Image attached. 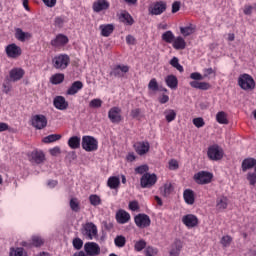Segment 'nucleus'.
<instances>
[{"label":"nucleus","instance_id":"f257e3e1","mask_svg":"<svg viewBox=\"0 0 256 256\" xmlns=\"http://www.w3.org/2000/svg\"><path fill=\"white\" fill-rule=\"evenodd\" d=\"M254 172H249L247 175V180L249 181L250 185L256 184V159L255 158H246L242 161V171H249V169H253Z\"/></svg>","mask_w":256,"mask_h":256},{"label":"nucleus","instance_id":"f03ea898","mask_svg":"<svg viewBox=\"0 0 256 256\" xmlns=\"http://www.w3.org/2000/svg\"><path fill=\"white\" fill-rule=\"evenodd\" d=\"M71 63V58L67 54H58L52 59L54 69L64 71Z\"/></svg>","mask_w":256,"mask_h":256},{"label":"nucleus","instance_id":"7ed1b4c3","mask_svg":"<svg viewBox=\"0 0 256 256\" xmlns=\"http://www.w3.org/2000/svg\"><path fill=\"white\" fill-rule=\"evenodd\" d=\"M238 85L243 91H253L255 89V79L247 73L241 74L238 77Z\"/></svg>","mask_w":256,"mask_h":256},{"label":"nucleus","instance_id":"20e7f679","mask_svg":"<svg viewBox=\"0 0 256 256\" xmlns=\"http://www.w3.org/2000/svg\"><path fill=\"white\" fill-rule=\"evenodd\" d=\"M82 149L88 153L97 151V149H99V141H97V139H95L93 136H83Z\"/></svg>","mask_w":256,"mask_h":256},{"label":"nucleus","instance_id":"39448f33","mask_svg":"<svg viewBox=\"0 0 256 256\" xmlns=\"http://www.w3.org/2000/svg\"><path fill=\"white\" fill-rule=\"evenodd\" d=\"M97 233V226L93 222H88L83 226L82 235L90 241L97 239Z\"/></svg>","mask_w":256,"mask_h":256},{"label":"nucleus","instance_id":"423d86ee","mask_svg":"<svg viewBox=\"0 0 256 256\" xmlns=\"http://www.w3.org/2000/svg\"><path fill=\"white\" fill-rule=\"evenodd\" d=\"M213 173L207 171H199L194 175V181L198 185H207L211 183Z\"/></svg>","mask_w":256,"mask_h":256},{"label":"nucleus","instance_id":"0eeeda50","mask_svg":"<svg viewBox=\"0 0 256 256\" xmlns=\"http://www.w3.org/2000/svg\"><path fill=\"white\" fill-rule=\"evenodd\" d=\"M207 155L211 159V161H221L224 155L223 148L217 144L212 145L208 148Z\"/></svg>","mask_w":256,"mask_h":256},{"label":"nucleus","instance_id":"6e6552de","mask_svg":"<svg viewBox=\"0 0 256 256\" xmlns=\"http://www.w3.org/2000/svg\"><path fill=\"white\" fill-rule=\"evenodd\" d=\"M135 225L139 229H147L151 226V218L147 214L140 213L134 217Z\"/></svg>","mask_w":256,"mask_h":256},{"label":"nucleus","instance_id":"1a4fd4ad","mask_svg":"<svg viewBox=\"0 0 256 256\" xmlns=\"http://www.w3.org/2000/svg\"><path fill=\"white\" fill-rule=\"evenodd\" d=\"M157 183V175L145 173L142 175L140 179V185L143 189H147L149 187H153Z\"/></svg>","mask_w":256,"mask_h":256},{"label":"nucleus","instance_id":"9d476101","mask_svg":"<svg viewBox=\"0 0 256 256\" xmlns=\"http://www.w3.org/2000/svg\"><path fill=\"white\" fill-rule=\"evenodd\" d=\"M31 125L35 129H45L47 127V117L43 114H36L31 118Z\"/></svg>","mask_w":256,"mask_h":256},{"label":"nucleus","instance_id":"9b49d317","mask_svg":"<svg viewBox=\"0 0 256 256\" xmlns=\"http://www.w3.org/2000/svg\"><path fill=\"white\" fill-rule=\"evenodd\" d=\"M84 251L87 256L101 255V247L96 242H86L84 244Z\"/></svg>","mask_w":256,"mask_h":256},{"label":"nucleus","instance_id":"f8f14e48","mask_svg":"<svg viewBox=\"0 0 256 256\" xmlns=\"http://www.w3.org/2000/svg\"><path fill=\"white\" fill-rule=\"evenodd\" d=\"M182 223L187 229H195L199 225V218L195 214H186L182 216Z\"/></svg>","mask_w":256,"mask_h":256},{"label":"nucleus","instance_id":"ddd939ff","mask_svg":"<svg viewBox=\"0 0 256 256\" xmlns=\"http://www.w3.org/2000/svg\"><path fill=\"white\" fill-rule=\"evenodd\" d=\"M148 11L150 15H163L167 11V3L164 1L156 2L148 8Z\"/></svg>","mask_w":256,"mask_h":256},{"label":"nucleus","instance_id":"4468645a","mask_svg":"<svg viewBox=\"0 0 256 256\" xmlns=\"http://www.w3.org/2000/svg\"><path fill=\"white\" fill-rule=\"evenodd\" d=\"M5 51L9 59H17V57H21V53H22L21 47H19L15 43L7 45L5 48Z\"/></svg>","mask_w":256,"mask_h":256},{"label":"nucleus","instance_id":"2eb2a0df","mask_svg":"<svg viewBox=\"0 0 256 256\" xmlns=\"http://www.w3.org/2000/svg\"><path fill=\"white\" fill-rule=\"evenodd\" d=\"M111 7V3L107 0H96L92 4L94 13H105Z\"/></svg>","mask_w":256,"mask_h":256},{"label":"nucleus","instance_id":"dca6fc26","mask_svg":"<svg viewBox=\"0 0 256 256\" xmlns=\"http://www.w3.org/2000/svg\"><path fill=\"white\" fill-rule=\"evenodd\" d=\"M108 119L111 123H121L123 116L121 115V108L114 106L108 111Z\"/></svg>","mask_w":256,"mask_h":256},{"label":"nucleus","instance_id":"f3484780","mask_svg":"<svg viewBox=\"0 0 256 256\" xmlns=\"http://www.w3.org/2000/svg\"><path fill=\"white\" fill-rule=\"evenodd\" d=\"M126 73H129V66L125 64H118L112 68L110 75L120 79L121 77H125Z\"/></svg>","mask_w":256,"mask_h":256},{"label":"nucleus","instance_id":"a211bd4d","mask_svg":"<svg viewBox=\"0 0 256 256\" xmlns=\"http://www.w3.org/2000/svg\"><path fill=\"white\" fill-rule=\"evenodd\" d=\"M134 149L138 155L143 156L149 153V149H151V145L147 141L136 142L134 144Z\"/></svg>","mask_w":256,"mask_h":256},{"label":"nucleus","instance_id":"6ab92c4d","mask_svg":"<svg viewBox=\"0 0 256 256\" xmlns=\"http://www.w3.org/2000/svg\"><path fill=\"white\" fill-rule=\"evenodd\" d=\"M116 221L120 225H125V223H129V221H131V214L123 209H120L116 213Z\"/></svg>","mask_w":256,"mask_h":256},{"label":"nucleus","instance_id":"aec40b11","mask_svg":"<svg viewBox=\"0 0 256 256\" xmlns=\"http://www.w3.org/2000/svg\"><path fill=\"white\" fill-rule=\"evenodd\" d=\"M69 43V38L64 34H58L51 40L52 47H65Z\"/></svg>","mask_w":256,"mask_h":256},{"label":"nucleus","instance_id":"412c9836","mask_svg":"<svg viewBox=\"0 0 256 256\" xmlns=\"http://www.w3.org/2000/svg\"><path fill=\"white\" fill-rule=\"evenodd\" d=\"M54 107L58 109L59 111H65V109H68L69 102L65 99L63 96H56L53 101Z\"/></svg>","mask_w":256,"mask_h":256},{"label":"nucleus","instance_id":"4be33fe9","mask_svg":"<svg viewBox=\"0 0 256 256\" xmlns=\"http://www.w3.org/2000/svg\"><path fill=\"white\" fill-rule=\"evenodd\" d=\"M81 89H83V82L77 80L74 81L67 89L66 91V95H77V93H79V91H81Z\"/></svg>","mask_w":256,"mask_h":256},{"label":"nucleus","instance_id":"5701e85b","mask_svg":"<svg viewBox=\"0 0 256 256\" xmlns=\"http://www.w3.org/2000/svg\"><path fill=\"white\" fill-rule=\"evenodd\" d=\"M10 79L11 81H19L23 79V75H25V70L22 68H13L10 73Z\"/></svg>","mask_w":256,"mask_h":256},{"label":"nucleus","instance_id":"b1692460","mask_svg":"<svg viewBox=\"0 0 256 256\" xmlns=\"http://www.w3.org/2000/svg\"><path fill=\"white\" fill-rule=\"evenodd\" d=\"M15 38L18 41H21V43H25V41H27V39H31V33L24 32L23 29H21V28H16L15 29Z\"/></svg>","mask_w":256,"mask_h":256},{"label":"nucleus","instance_id":"393cba45","mask_svg":"<svg viewBox=\"0 0 256 256\" xmlns=\"http://www.w3.org/2000/svg\"><path fill=\"white\" fill-rule=\"evenodd\" d=\"M102 37H109L113 31H115V26L113 24H102L99 26Z\"/></svg>","mask_w":256,"mask_h":256},{"label":"nucleus","instance_id":"a878e982","mask_svg":"<svg viewBox=\"0 0 256 256\" xmlns=\"http://www.w3.org/2000/svg\"><path fill=\"white\" fill-rule=\"evenodd\" d=\"M30 160L32 163H43V161H45V154L41 151H33L30 154Z\"/></svg>","mask_w":256,"mask_h":256},{"label":"nucleus","instance_id":"bb28decb","mask_svg":"<svg viewBox=\"0 0 256 256\" xmlns=\"http://www.w3.org/2000/svg\"><path fill=\"white\" fill-rule=\"evenodd\" d=\"M228 205H229V199H227V197L219 196L216 199V209L218 211H225Z\"/></svg>","mask_w":256,"mask_h":256},{"label":"nucleus","instance_id":"cd10ccee","mask_svg":"<svg viewBox=\"0 0 256 256\" xmlns=\"http://www.w3.org/2000/svg\"><path fill=\"white\" fill-rule=\"evenodd\" d=\"M165 83L170 89H177V86L179 85V80L177 79V76L171 74L166 76Z\"/></svg>","mask_w":256,"mask_h":256},{"label":"nucleus","instance_id":"c85d7f7f","mask_svg":"<svg viewBox=\"0 0 256 256\" xmlns=\"http://www.w3.org/2000/svg\"><path fill=\"white\" fill-rule=\"evenodd\" d=\"M183 198L187 205H193V203H195V193L191 189H186L184 191Z\"/></svg>","mask_w":256,"mask_h":256},{"label":"nucleus","instance_id":"c756f323","mask_svg":"<svg viewBox=\"0 0 256 256\" xmlns=\"http://www.w3.org/2000/svg\"><path fill=\"white\" fill-rule=\"evenodd\" d=\"M119 20L121 23H124V25H133V23H135L133 17L128 12H122L119 16Z\"/></svg>","mask_w":256,"mask_h":256},{"label":"nucleus","instance_id":"7c9ffc66","mask_svg":"<svg viewBox=\"0 0 256 256\" xmlns=\"http://www.w3.org/2000/svg\"><path fill=\"white\" fill-rule=\"evenodd\" d=\"M68 146L70 149H79L81 147V137L72 136L68 139Z\"/></svg>","mask_w":256,"mask_h":256},{"label":"nucleus","instance_id":"2f4dec72","mask_svg":"<svg viewBox=\"0 0 256 256\" xmlns=\"http://www.w3.org/2000/svg\"><path fill=\"white\" fill-rule=\"evenodd\" d=\"M107 185L110 189H118L119 185H121V179L119 176H111L108 178Z\"/></svg>","mask_w":256,"mask_h":256},{"label":"nucleus","instance_id":"473e14b6","mask_svg":"<svg viewBox=\"0 0 256 256\" xmlns=\"http://www.w3.org/2000/svg\"><path fill=\"white\" fill-rule=\"evenodd\" d=\"M160 193L163 197H169L173 193V184L171 182H166L161 188Z\"/></svg>","mask_w":256,"mask_h":256},{"label":"nucleus","instance_id":"72a5a7b5","mask_svg":"<svg viewBox=\"0 0 256 256\" xmlns=\"http://www.w3.org/2000/svg\"><path fill=\"white\" fill-rule=\"evenodd\" d=\"M65 81V74L62 73H56L50 77V83L52 85H61Z\"/></svg>","mask_w":256,"mask_h":256},{"label":"nucleus","instance_id":"f704fd0d","mask_svg":"<svg viewBox=\"0 0 256 256\" xmlns=\"http://www.w3.org/2000/svg\"><path fill=\"white\" fill-rule=\"evenodd\" d=\"M172 43H173L174 49H177V50L185 49V47H187V43L185 42V39H183V37L181 36L174 38V41Z\"/></svg>","mask_w":256,"mask_h":256},{"label":"nucleus","instance_id":"c9c22d12","mask_svg":"<svg viewBox=\"0 0 256 256\" xmlns=\"http://www.w3.org/2000/svg\"><path fill=\"white\" fill-rule=\"evenodd\" d=\"M180 33L184 37H189V35H193L195 33V26L193 24H189L188 26L180 27Z\"/></svg>","mask_w":256,"mask_h":256},{"label":"nucleus","instance_id":"e433bc0d","mask_svg":"<svg viewBox=\"0 0 256 256\" xmlns=\"http://www.w3.org/2000/svg\"><path fill=\"white\" fill-rule=\"evenodd\" d=\"M216 121L220 125H228L229 124V120L227 119V113H225L224 111L218 112L216 114Z\"/></svg>","mask_w":256,"mask_h":256},{"label":"nucleus","instance_id":"4c0bfd02","mask_svg":"<svg viewBox=\"0 0 256 256\" xmlns=\"http://www.w3.org/2000/svg\"><path fill=\"white\" fill-rule=\"evenodd\" d=\"M164 115L167 123H171L177 118V112H175L173 109L165 110Z\"/></svg>","mask_w":256,"mask_h":256},{"label":"nucleus","instance_id":"58836bf2","mask_svg":"<svg viewBox=\"0 0 256 256\" xmlns=\"http://www.w3.org/2000/svg\"><path fill=\"white\" fill-rule=\"evenodd\" d=\"M9 256H27V251L23 247L11 248Z\"/></svg>","mask_w":256,"mask_h":256},{"label":"nucleus","instance_id":"ea45409f","mask_svg":"<svg viewBox=\"0 0 256 256\" xmlns=\"http://www.w3.org/2000/svg\"><path fill=\"white\" fill-rule=\"evenodd\" d=\"M162 41H165V43H173L175 41V34L171 32V30H168L162 34Z\"/></svg>","mask_w":256,"mask_h":256},{"label":"nucleus","instance_id":"a19ab883","mask_svg":"<svg viewBox=\"0 0 256 256\" xmlns=\"http://www.w3.org/2000/svg\"><path fill=\"white\" fill-rule=\"evenodd\" d=\"M61 139V134H50L43 138V143H55Z\"/></svg>","mask_w":256,"mask_h":256},{"label":"nucleus","instance_id":"79ce46f5","mask_svg":"<svg viewBox=\"0 0 256 256\" xmlns=\"http://www.w3.org/2000/svg\"><path fill=\"white\" fill-rule=\"evenodd\" d=\"M89 201L93 207H98V205H101V197L97 194H91L89 196Z\"/></svg>","mask_w":256,"mask_h":256},{"label":"nucleus","instance_id":"37998d69","mask_svg":"<svg viewBox=\"0 0 256 256\" xmlns=\"http://www.w3.org/2000/svg\"><path fill=\"white\" fill-rule=\"evenodd\" d=\"M181 247V242L176 241L173 248L170 250V256H179V253H181Z\"/></svg>","mask_w":256,"mask_h":256},{"label":"nucleus","instance_id":"c03bdc74","mask_svg":"<svg viewBox=\"0 0 256 256\" xmlns=\"http://www.w3.org/2000/svg\"><path fill=\"white\" fill-rule=\"evenodd\" d=\"M145 247H147V242L143 239L138 240L134 244V251H137L139 253V252L143 251V249H145Z\"/></svg>","mask_w":256,"mask_h":256},{"label":"nucleus","instance_id":"a18cd8bd","mask_svg":"<svg viewBox=\"0 0 256 256\" xmlns=\"http://www.w3.org/2000/svg\"><path fill=\"white\" fill-rule=\"evenodd\" d=\"M125 243H127V239H125V236L123 235L116 236V238L114 239V244L116 245V247H125Z\"/></svg>","mask_w":256,"mask_h":256},{"label":"nucleus","instance_id":"49530a36","mask_svg":"<svg viewBox=\"0 0 256 256\" xmlns=\"http://www.w3.org/2000/svg\"><path fill=\"white\" fill-rule=\"evenodd\" d=\"M170 65L174 67V69H177V71H179L180 73H183L184 69L181 66V64H179V58L177 57H173L170 60Z\"/></svg>","mask_w":256,"mask_h":256},{"label":"nucleus","instance_id":"de8ad7c7","mask_svg":"<svg viewBox=\"0 0 256 256\" xmlns=\"http://www.w3.org/2000/svg\"><path fill=\"white\" fill-rule=\"evenodd\" d=\"M103 105V100L94 98L89 102L90 109H99Z\"/></svg>","mask_w":256,"mask_h":256},{"label":"nucleus","instance_id":"09e8293b","mask_svg":"<svg viewBox=\"0 0 256 256\" xmlns=\"http://www.w3.org/2000/svg\"><path fill=\"white\" fill-rule=\"evenodd\" d=\"M70 208L75 212L79 213L81 211V206H79V200L77 198H72L70 200Z\"/></svg>","mask_w":256,"mask_h":256},{"label":"nucleus","instance_id":"8fccbe9b","mask_svg":"<svg viewBox=\"0 0 256 256\" xmlns=\"http://www.w3.org/2000/svg\"><path fill=\"white\" fill-rule=\"evenodd\" d=\"M144 253L146 256H155L159 253V250L153 246H148L145 248Z\"/></svg>","mask_w":256,"mask_h":256},{"label":"nucleus","instance_id":"3c124183","mask_svg":"<svg viewBox=\"0 0 256 256\" xmlns=\"http://www.w3.org/2000/svg\"><path fill=\"white\" fill-rule=\"evenodd\" d=\"M45 243V240L41 236H33L32 237V244L34 247H41Z\"/></svg>","mask_w":256,"mask_h":256},{"label":"nucleus","instance_id":"603ef678","mask_svg":"<svg viewBox=\"0 0 256 256\" xmlns=\"http://www.w3.org/2000/svg\"><path fill=\"white\" fill-rule=\"evenodd\" d=\"M148 89H150V91H159V84L157 83V79L153 78L150 80Z\"/></svg>","mask_w":256,"mask_h":256},{"label":"nucleus","instance_id":"864d4df0","mask_svg":"<svg viewBox=\"0 0 256 256\" xmlns=\"http://www.w3.org/2000/svg\"><path fill=\"white\" fill-rule=\"evenodd\" d=\"M147 171H149V166L147 165H141L135 168V173H137L138 175H145Z\"/></svg>","mask_w":256,"mask_h":256},{"label":"nucleus","instance_id":"5fc2aeb1","mask_svg":"<svg viewBox=\"0 0 256 256\" xmlns=\"http://www.w3.org/2000/svg\"><path fill=\"white\" fill-rule=\"evenodd\" d=\"M193 125H195V127H197L198 129H201V127L205 126V120H203V118L201 117L194 118Z\"/></svg>","mask_w":256,"mask_h":256},{"label":"nucleus","instance_id":"6e6d98bb","mask_svg":"<svg viewBox=\"0 0 256 256\" xmlns=\"http://www.w3.org/2000/svg\"><path fill=\"white\" fill-rule=\"evenodd\" d=\"M231 241H233L231 236L229 235L223 236L221 239V245H223V247H229L231 245Z\"/></svg>","mask_w":256,"mask_h":256},{"label":"nucleus","instance_id":"4d7b16f0","mask_svg":"<svg viewBox=\"0 0 256 256\" xmlns=\"http://www.w3.org/2000/svg\"><path fill=\"white\" fill-rule=\"evenodd\" d=\"M128 208L130 211H139V202L136 200L129 202Z\"/></svg>","mask_w":256,"mask_h":256},{"label":"nucleus","instance_id":"13d9d810","mask_svg":"<svg viewBox=\"0 0 256 256\" xmlns=\"http://www.w3.org/2000/svg\"><path fill=\"white\" fill-rule=\"evenodd\" d=\"M73 247L74 249H81L83 247V240H81L80 238H75L73 240Z\"/></svg>","mask_w":256,"mask_h":256},{"label":"nucleus","instance_id":"bf43d9fd","mask_svg":"<svg viewBox=\"0 0 256 256\" xmlns=\"http://www.w3.org/2000/svg\"><path fill=\"white\" fill-rule=\"evenodd\" d=\"M49 153L52 157H57V155L61 154V148L59 146H55L49 150Z\"/></svg>","mask_w":256,"mask_h":256},{"label":"nucleus","instance_id":"052dcab7","mask_svg":"<svg viewBox=\"0 0 256 256\" xmlns=\"http://www.w3.org/2000/svg\"><path fill=\"white\" fill-rule=\"evenodd\" d=\"M190 79H193V81H202L203 75L199 72H193L190 74Z\"/></svg>","mask_w":256,"mask_h":256},{"label":"nucleus","instance_id":"680f3d73","mask_svg":"<svg viewBox=\"0 0 256 256\" xmlns=\"http://www.w3.org/2000/svg\"><path fill=\"white\" fill-rule=\"evenodd\" d=\"M139 115H141V109L139 108H134L130 112V117H132V119H138Z\"/></svg>","mask_w":256,"mask_h":256},{"label":"nucleus","instance_id":"e2e57ef3","mask_svg":"<svg viewBox=\"0 0 256 256\" xmlns=\"http://www.w3.org/2000/svg\"><path fill=\"white\" fill-rule=\"evenodd\" d=\"M169 169L171 171H175L176 169H179V162H177V160H170L169 161Z\"/></svg>","mask_w":256,"mask_h":256},{"label":"nucleus","instance_id":"0e129e2a","mask_svg":"<svg viewBox=\"0 0 256 256\" xmlns=\"http://www.w3.org/2000/svg\"><path fill=\"white\" fill-rule=\"evenodd\" d=\"M64 23H65V19H63L62 17H57L54 20V25L56 27H63Z\"/></svg>","mask_w":256,"mask_h":256},{"label":"nucleus","instance_id":"69168bd1","mask_svg":"<svg viewBox=\"0 0 256 256\" xmlns=\"http://www.w3.org/2000/svg\"><path fill=\"white\" fill-rule=\"evenodd\" d=\"M201 91H208V89H211V84L207 82H200L199 88Z\"/></svg>","mask_w":256,"mask_h":256},{"label":"nucleus","instance_id":"338daca9","mask_svg":"<svg viewBox=\"0 0 256 256\" xmlns=\"http://www.w3.org/2000/svg\"><path fill=\"white\" fill-rule=\"evenodd\" d=\"M181 9V2L175 1L172 4V13H177Z\"/></svg>","mask_w":256,"mask_h":256},{"label":"nucleus","instance_id":"774afa93","mask_svg":"<svg viewBox=\"0 0 256 256\" xmlns=\"http://www.w3.org/2000/svg\"><path fill=\"white\" fill-rule=\"evenodd\" d=\"M203 73L204 77H209L210 75H215V70H213V68H205Z\"/></svg>","mask_w":256,"mask_h":256}]
</instances>
